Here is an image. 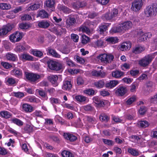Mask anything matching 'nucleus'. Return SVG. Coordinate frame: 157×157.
Masks as SVG:
<instances>
[{
	"label": "nucleus",
	"mask_w": 157,
	"mask_h": 157,
	"mask_svg": "<svg viewBox=\"0 0 157 157\" xmlns=\"http://www.w3.org/2000/svg\"><path fill=\"white\" fill-rule=\"evenodd\" d=\"M22 109L26 112H31L33 110L32 106L27 104H24L22 105Z\"/></svg>",
	"instance_id": "obj_22"
},
{
	"label": "nucleus",
	"mask_w": 157,
	"mask_h": 157,
	"mask_svg": "<svg viewBox=\"0 0 157 157\" xmlns=\"http://www.w3.org/2000/svg\"><path fill=\"white\" fill-rule=\"evenodd\" d=\"M119 83V82L117 80H112L106 84V86L108 88H112L115 87Z\"/></svg>",
	"instance_id": "obj_21"
},
{
	"label": "nucleus",
	"mask_w": 157,
	"mask_h": 157,
	"mask_svg": "<svg viewBox=\"0 0 157 157\" xmlns=\"http://www.w3.org/2000/svg\"><path fill=\"white\" fill-rule=\"evenodd\" d=\"M153 85V83L152 82H147L146 84V90L148 92L151 91Z\"/></svg>",
	"instance_id": "obj_41"
},
{
	"label": "nucleus",
	"mask_w": 157,
	"mask_h": 157,
	"mask_svg": "<svg viewBox=\"0 0 157 157\" xmlns=\"http://www.w3.org/2000/svg\"><path fill=\"white\" fill-rule=\"evenodd\" d=\"M25 49V48L23 45L19 44L17 46L15 50L18 52H21Z\"/></svg>",
	"instance_id": "obj_55"
},
{
	"label": "nucleus",
	"mask_w": 157,
	"mask_h": 157,
	"mask_svg": "<svg viewBox=\"0 0 157 157\" xmlns=\"http://www.w3.org/2000/svg\"><path fill=\"white\" fill-rule=\"evenodd\" d=\"M144 50V47L138 46L133 48L132 52L133 53L136 54L140 53Z\"/></svg>",
	"instance_id": "obj_26"
},
{
	"label": "nucleus",
	"mask_w": 157,
	"mask_h": 157,
	"mask_svg": "<svg viewBox=\"0 0 157 157\" xmlns=\"http://www.w3.org/2000/svg\"><path fill=\"white\" fill-rule=\"evenodd\" d=\"M50 102L53 105L54 104H59V100L57 98H51L50 99Z\"/></svg>",
	"instance_id": "obj_60"
},
{
	"label": "nucleus",
	"mask_w": 157,
	"mask_h": 157,
	"mask_svg": "<svg viewBox=\"0 0 157 157\" xmlns=\"http://www.w3.org/2000/svg\"><path fill=\"white\" fill-rule=\"evenodd\" d=\"M48 14L44 10L40 11L38 14V16L42 18H47L48 17Z\"/></svg>",
	"instance_id": "obj_31"
},
{
	"label": "nucleus",
	"mask_w": 157,
	"mask_h": 157,
	"mask_svg": "<svg viewBox=\"0 0 157 157\" xmlns=\"http://www.w3.org/2000/svg\"><path fill=\"white\" fill-rule=\"evenodd\" d=\"M139 71L138 70H131L130 71V73L132 76L133 77H136L139 73Z\"/></svg>",
	"instance_id": "obj_61"
},
{
	"label": "nucleus",
	"mask_w": 157,
	"mask_h": 157,
	"mask_svg": "<svg viewBox=\"0 0 157 157\" xmlns=\"http://www.w3.org/2000/svg\"><path fill=\"white\" fill-rule=\"evenodd\" d=\"M6 82L9 85L11 86L15 85L16 83V81L15 79L12 77L9 78Z\"/></svg>",
	"instance_id": "obj_40"
},
{
	"label": "nucleus",
	"mask_w": 157,
	"mask_h": 157,
	"mask_svg": "<svg viewBox=\"0 0 157 157\" xmlns=\"http://www.w3.org/2000/svg\"><path fill=\"white\" fill-rule=\"evenodd\" d=\"M99 118L100 120L102 121L107 122L109 119V117L105 114L102 113L100 115Z\"/></svg>",
	"instance_id": "obj_37"
},
{
	"label": "nucleus",
	"mask_w": 157,
	"mask_h": 157,
	"mask_svg": "<svg viewBox=\"0 0 157 157\" xmlns=\"http://www.w3.org/2000/svg\"><path fill=\"white\" fill-rule=\"evenodd\" d=\"M72 84L71 82L68 81L63 82L62 86V89L64 90H69L72 88Z\"/></svg>",
	"instance_id": "obj_17"
},
{
	"label": "nucleus",
	"mask_w": 157,
	"mask_h": 157,
	"mask_svg": "<svg viewBox=\"0 0 157 157\" xmlns=\"http://www.w3.org/2000/svg\"><path fill=\"white\" fill-rule=\"evenodd\" d=\"M25 133H28L33 131V128L32 126L29 125H27L24 128Z\"/></svg>",
	"instance_id": "obj_49"
},
{
	"label": "nucleus",
	"mask_w": 157,
	"mask_h": 157,
	"mask_svg": "<svg viewBox=\"0 0 157 157\" xmlns=\"http://www.w3.org/2000/svg\"><path fill=\"white\" fill-rule=\"evenodd\" d=\"M33 54L35 56L40 57L43 56L42 52L38 50H33L32 51Z\"/></svg>",
	"instance_id": "obj_48"
},
{
	"label": "nucleus",
	"mask_w": 157,
	"mask_h": 157,
	"mask_svg": "<svg viewBox=\"0 0 157 157\" xmlns=\"http://www.w3.org/2000/svg\"><path fill=\"white\" fill-rule=\"evenodd\" d=\"M147 110V108L146 107L142 106L140 107L139 112L140 115H143L145 113Z\"/></svg>",
	"instance_id": "obj_54"
},
{
	"label": "nucleus",
	"mask_w": 157,
	"mask_h": 157,
	"mask_svg": "<svg viewBox=\"0 0 157 157\" xmlns=\"http://www.w3.org/2000/svg\"><path fill=\"white\" fill-rule=\"evenodd\" d=\"M83 108L84 110L87 112H90L93 110L94 107L90 105H87L83 106Z\"/></svg>",
	"instance_id": "obj_51"
},
{
	"label": "nucleus",
	"mask_w": 157,
	"mask_h": 157,
	"mask_svg": "<svg viewBox=\"0 0 157 157\" xmlns=\"http://www.w3.org/2000/svg\"><path fill=\"white\" fill-rule=\"evenodd\" d=\"M132 25V23L130 21H126L119 24L116 27L113 28L111 31L115 33H124L131 28Z\"/></svg>",
	"instance_id": "obj_1"
},
{
	"label": "nucleus",
	"mask_w": 157,
	"mask_h": 157,
	"mask_svg": "<svg viewBox=\"0 0 157 157\" xmlns=\"http://www.w3.org/2000/svg\"><path fill=\"white\" fill-rule=\"evenodd\" d=\"M102 18L104 20H110L113 18L110 12H107L103 14Z\"/></svg>",
	"instance_id": "obj_32"
},
{
	"label": "nucleus",
	"mask_w": 157,
	"mask_h": 157,
	"mask_svg": "<svg viewBox=\"0 0 157 157\" xmlns=\"http://www.w3.org/2000/svg\"><path fill=\"white\" fill-rule=\"evenodd\" d=\"M22 58L25 59L29 60H32L33 59L31 56L27 54H23L22 56Z\"/></svg>",
	"instance_id": "obj_63"
},
{
	"label": "nucleus",
	"mask_w": 157,
	"mask_h": 157,
	"mask_svg": "<svg viewBox=\"0 0 157 157\" xmlns=\"http://www.w3.org/2000/svg\"><path fill=\"white\" fill-rule=\"evenodd\" d=\"M63 157H74V155L70 152L66 151H63L62 153Z\"/></svg>",
	"instance_id": "obj_43"
},
{
	"label": "nucleus",
	"mask_w": 157,
	"mask_h": 157,
	"mask_svg": "<svg viewBox=\"0 0 157 157\" xmlns=\"http://www.w3.org/2000/svg\"><path fill=\"white\" fill-rule=\"evenodd\" d=\"M90 38L89 37L85 35L82 36V44H85L89 41Z\"/></svg>",
	"instance_id": "obj_45"
},
{
	"label": "nucleus",
	"mask_w": 157,
	"mask_h": 157,
	"mask_svg": "<svg viewBox=\"0 0 157 157\" xmlns=\"http://www.w3.org/2000/svg\"><path fill=\"white\" fill-rule=\"evenodd\" d=\"M104 82L103 80H100L98 81L95 82L94 85L97 88H103L104 86Z\"/></svg>",
	"instance_id": "obj_30"
},
{
	"label": "nucleus",
	"mask_w": 157,
	"mask_h": 157,
	"mask_svg": "<svg viewBox=\"0 0 157 157\" xmlns=\"http://www.w3.org/2000/svg\"><path fill=\"white\" fill-rule=\"evenodd\" d=\"M61 52L63 54H67L70 52V50L67 47L64 46L61 48Z\"/></svg>",
	"instance_id": "obj_52"
},
{
	"label": "nucleus",
	"mask_w": 157,
	"mask_h": 157,
	"mask_svg": "<svg viewBox=\"0 0 157 157\" xmlns=\"http://www.w3.org/2000/svg\"><path fill=\"white\" fill-rule=\"evenodd\" d=\"M25 76L26 78L31 82H35L41 77V75L36 74L25 72Z\"/></svg>",
	"instance_id": "obj_6"
},
{
	"label": "nucleus",
	"mask_w": 157,
	"mask_h": 157,
	"mask_svg": "<svg viewBox=\"0 0 157 157\" xmlns=\"http://www.w3.org/2000/svg\"><path fill=\"white\" fill-rule=\"evenodd\" d=\"M58 32L57 36H60L62 35L65 34L67 32L66 29L65 28H58Z\"/></svg>",
	"instance_id": "obj_47"
},
{
	"label": "nucleus",
	"mask_w": 157,
	"mask_h": 157,
	"mask_svg": "<svg viewBox=\"0 0 157 157\" xmlns=\"http://www.w3.org/2000/svg\"><path fill=\"white\" fill-rule=\"evenodd\" d=\"M131 43L129 41L124 42L121 45V49L123 51L129 49L131 47Z\"/></svg>",
	"instance_id": "obj_15"
},
{
	"label": "nucleus",
	"mask_w": 157,
	"mask_h": 157,
	"mask_svg": "<svg viewBox=\"0 0 157 157\" xmlns=\"http://www.w3.org/2000/svg\"><path fill=\"white\" fill-rule=\"evenodd\" d=\"M150 100L151 103L154 104L157 103V94L151 97Z\"/></svg>",
	"instance_id": "obj_58"
},
{
	"label": "nucleus",
	"mask_w": 157,
	"mask_h": 157,
	"mask_svg": "<svg viewBox=\"0 0 157 157\" xmlns=\"http://www.w3.org/2000/svg\"><path fill=\"white\" fill-rule=\"evenodd\" d=\"M97 58L100 60L101 62L107 63L111 62L113 60L114 57L111 55L103 54L99 55L97 57Z\"/></svg>",
	"instance_id": "obj_5"
},
{
	"label": "nucleus",
	"mask_w": 157,
	"mask_h": 157,
	"mask_svg": "<svg viewBox=\"0 0 157 157\" xmlns=\"http://www.w3.org/2000/svg\"><path fill=\"white\" fill-rule=\"evenodd\" d=\"M137 86V84L136 83H132L130 86V90L132 92H134L136 91V87Z\"/></svg>",
	"instance_id": "obj_64"
},
{
	"label": "nucleus",
	"mask_w": 157,
	"mask_h": 157,
	"mask_svg": "<svg viewBox=\"0 0 157 157\" xmlns=\"http://www.w3.org/2000/svg\"><path fill=\"white\" fill-rule=\"evenodd\" d=\"M142 5V0H135L132 3L131 9L135 12H138L141 9Z\"/></svg>",
	"instance_id": "obj_7"
},
{
	"label": "nucleus",
	"mask_w": 157,
	"mask_h": 157,
	"mask_svg": "<svg viewBox=\"0 0 157 157\" xmlns=\"http://www.w3.org/2000/svg\"><path fill=\"white\" fill-rule=\"evenodd\" d=\"M11 122L19 126H21L23 125V122L20 119L14 118L11 120Z\"/></svg>",
	"instance_id": "obj_33"
},
{
	"label": "nucleus",
	"mask_w": 157,
	"mask_h": 157,
	"mask_svg": "<svg viewBox=\"0 0 157 157\" xmlns=\"http://www.w3.org/2000/svg\"><path fill=\"white\" fill-rule=\"evenodd\" d=\"M157 13V6L155 5L148 6L144 10V13L147 17L155 15Z\"/></svg>",
	"instance_id": "obj_4"
},
{
	"label": "nucleus",
	"mask_w": 157,
	"mask_h": 157,
	"mask_svg": "<svg viewBox=\"0 0 157 157\" xmlns=\"http://www.w3.org/2000/svg\"><path fill=\"white\" fill-rule=\"evenodd\" d=\"M149 123L146 121H141L138 123V125L142 128H145L149 125Z\"/></svg>",
	"instance_id": "obj_28"
},
{
	"label": "nucleus",
	"mask_w": 157,
	"mask_h": 157,
	"mask_svg": "<svg viewBox=\"0 0 157 157\" xmlns=\"http://www.w3.org/2000/svg\"><path fill=\"white\" fill-rule=\"evenodd\" d=\"M157 54L156 52L152 55H149L143 57L139 62V65L143 67L147 66L152 61L155 56Z\"/></svg>",
	"instance_id": "obj_2"
},
{
	"label": "nucleus",
	"mask_w": 157,
	"mask_h": 157,
	"mask_svg": "<svg viewBox=\"0 0 157 157\" xmlns=\"http://www.w3.org/2000/svg\"><path fill=\"white\" fill-rule=\"evenodd\" d=\"M132 66V64L131 63H125L121 66L122 70H124V69H129Z\"/></svg>",
	"instance_id": "obj_46"
},
{
	"label": "nucleus",
	"mask_w": 157,
	"mask_h": 157,
	"mask_svg": "<svg viewBox=\"0 0 157 157\" xmlns=\"http://www.w3.org/2000/svg\"><path fill=\"white\" fill-rule=\"evenodd\" d=\"M6 57L8 60L12 61H15L17 58V56L15 54L10 52L7 53Z\"/></svg>",
	"instance_id": "obj_24"
},
{
	"label": "nucleus",
	"mask_w": 157,
	"mask_h": 157,
	"mask_svg": "<svg viewBox=\"0 0 157 157\" xmlns=\"http://www.w3.org/2000/svg\"><path fill=\"white\" fill-rule=\"evenodd\" d=\"M40 6V4L38 3H35L31 5L27 9L29 10H35L39 8Z\"/></svg>",
	"instance_id": "obj_36"
},
{
	"label": "nucleus",
	"mask_w": 157,
	"mask_h": 157,
	"mask_svg": "<svg viewBox=\"0 0 157 157\" xmlns=\"http://www.w3.org/2000/svg\"><path fill=\"white\" fill-rule=\"evenodd\" d=\"M14 25L13 24H8L3 26L0 29V36H3L6 35L9 32L14 28Z\"/></svg>",
	"instance_id": "obj_8"
},
{
	"label": "nucleus",
	"mask_w": 157,
	"mask_h": 157,
	"mask_svg": "<svg viewBox=\"0 0 157 157\" xmlns=\"http://www.w3.org/2000/svg\"><path fill=\"white\" fill-rule=\"evenodd\" d=\"M119 39L117 37H109L105 38V41L109 43L114 44L118 42Z\"/></svg>",
	"instance_id": "obj_23"
},
{
	"label": "nucleus",
	"mask_w": 157,
	"mask_h": 157,
	"mask_svg": "<svg viewBox=\"0 0 157 157\" xmlns=\"http://www.w3.org/2000/svg\"><path fill=\"white\" fill-rule=\"evenodd\" d=\"M94 90L92 89H89L84 91V93L89 95H92L94 94Z\"/></svg>",
	"instance_id": "obj_53"
},
{
	"label": "nucleus",
	"mask_w": 157,
	"mask_h": 157,
	"mask_svg": "<svg viewBox=\"0 0 157 157\" xmlns=\"http://www.w3.org/2000/svg\"><path fill=\"white\" fill-rule=\"evenodd\" d=\"M32 19L31 16L28 14H25L21 18L22 21H28Z\"/></svg>",
	"instance_id": "obj_57"
},
{
	"label": "nucleus",
	"mask_w": 157,
	"mask_h": 157,
	"mask_svg": "<svg viewBox=\"0 0 157 157\" xmlns=\"http://www.w3.org/2000/svg\"><path fill=\"white\" fill-rule=\"evenodd\" d=\"M127 89L124 86H121L118 88L116 90L115 93L119 96H122L127 93Z\"/></svg>",
	"instance_id": "obj_12"
},
{
	"label": "nucleus",
	"mask_w": 157,
	"mask_h": 157,
	"mask_svg": "<svg viewBox=\"0 0 157 157\" xmlns=\"http://www.w3.org/2000/svg\"><path fill=\"white\" fill-rule=\"evenodd\" d=\"M112 76L116 78H119L124 75V73L121 71L116 70L112 72Z\"/></svg>",
	"instance_id": "obj_20"
},
{
	"label": "nucleus",
	"mask_w": 157,
	"mask_h": 157,
	"mask_svg": "<svg viewBox=\"0 0 157 157\" xmlns=\"http://www.w3.org/2000/svg\"><path fill=\"white\" fill-rule=\"evenodd\" d=\"M49 68L53 71H59L61 70L62 67V64L59 63L53 60L48 61L47 62Z\"/></svg>",
	"instance_id": "obj_3"
},
{
	"label": "nucleus",
	"mask_w": 157,
	"mask_h": 157,
	"mask_svg": "<svg viewBox=\"0 0 157 157\" xmlns=\"http://www.w3.org/2000/svg\"><path fill=\"white\" fill-rule=\"evenodd\" d=\"M0 115L3 117L6 118H9L11 116V114L7 111H2L0 113Z\"/></svg>",
	"instance_id": "obj_38"
},
{
	"label": "nucleus",
	"mask_w": 157,
	"mask_h": 157,
	"mask_svg": "<svg viewBox=\"0 0 157 157\" xmlns=\"http://www.w3.org/2000/svg\"><path fill=\"white\" fill-rule=\"evenodd\" d=\"M19 27L21 29H26L29 28V26L27 23H22L19 24Z\"/></svg>",
	"instance_id": "obj_59"
},
{
	"label": "nucleus",
	"mask_w": 157,
	"mask_h": 157,
	"mask_svg": "<svg viewBox=\"0 0 157 157\" xmlns=\"http://www.w3.org/2000/svg\"><path fill=\"white\" fill-rule=\"evenodd\" d=\"M55 4V0H47L45 2L46 6L49 8H52Z\"/></svg>",
	"instance_id": "obj_34"
},
{
	"label": "nucleus",
	"mask_w": 157,
	"mask_h": 157,
	"mask_svg": "<svg viewBox=\"0 0 157 157\" xmlns=\"http://www.w3.org/2000/svg\"><path fill=\"white\" fill-rule=\"evenodd\" d=\"M103 142L105 144L108 146H113L114 144V142L112 140L103 138L102 139Z\"/></svg>",
	"instance_id": "obj_42"
},
{
	"label": "nucleus",
	"mask_w": 157,
	"mask_h": 157,
	"mask_svg": "<svg viewBox=\"0 0 157 157\" xmlns=\"http://www.w3.org/2000/svg\"><path fill=\"white\" fill-rule=\"evenodd\" d=\"M93 101L96 104L100 107L103 106L104 105V102L97 97H94L93 98Z\"/></svg>",
	"instance_id": "obj_25"
},
{
	"label": "nucleus",
	"mask_w": 157,
	"mask_h": 157,
	"mask_svg": "<svg viewBox=\"0 0 157 157\" xmlns=\"http://www.w3.org/2000/svg\"><path fill=\"white\" fill-rule=\"evenodd\" d=\"M74 99L79 102H83L86 101V97L82 95H77L75 96Z\"/></svg>",
	"instance_id": "obj_29"
},
{
	"label": "nucleus",
	"mask_w": 157,
	"mask_h": 157,
	"mask_svg": "<svg viewBox=\"0 0 157 157\" xmlns=\"http://www.w3.org/2000/svg\"><path fill=\"white\" fill-rule=\"evenodd\" d=\"M71 38L74 42H77L78 41L79 36L73 33L71 35Z\"/></svg>",
	"instance_id": "obj_56"
},
{
	"label": "nucleus",
	"mask_w": 157,
	"mask_h": 157,
	"mask_svg": "<svg viewBox=\"0 0 157 157\" xmlns=\"http://www.w3.org/2000/svg\"><path fill=\"white\" fill-rule=\"evenodd\" d=\"M64 61L69 66L73 67L75 66L73 62L69 58L66 57L63 59Z\"/></svg>",
	"instance_id": "obj_35"
},
{
	"label": "nucleus",
	"mask_w": 157,
	"mask_h": 157,
	"mask_svg": "<svg viewBox=\"0 0 157 157\" xmlns=\"http://www.w3.org/2000/svg\"><path fill=\"white\" fill-rule=\"evenodd\" d=\"M77 83L78 85H82L84 84V80L81 77H78L77 79Z\"/></svg>",
	"instance_id": "obj_62"
},
{
	"label": "nucleus",
	"mask_w": 157,
	"mask_h": 157,
	"mask_svg": "<svg viewBox=\"0 0 157 157\" xmlns=\"http://www.w3.org/2000/svg\"><path fill=\"white\" fill-rule=\"evenodd\" d=\"M11 74L17 78H21L22 75V72L19 68H15L11 71Z\"/></svg>",
	"instance_id": "obj_16"
},
{
	"label": "nucleus",
	"mask_w": 157,
	"mask_h": 157,
	"mask_svg": "<svg viewBox=\"0 0 157 157\" xmlns=\"http://www.w3.org/2000/svg\"><path fill=\"white\" fill-rule=\"evenodd\" d=\"M63 136L65 139L71 142L74 141L77 139L75 136L69 133H64Z\"/></svg>",
	"instance_id": "obj_14"
},
{
	"label": "nucleus",
	"mask_w": 157,
	"mask_h": 157,
	"mask_svg": "<svg viewBox=\"0 0 157 157\" xmlns=\"http://www.w3.org/2000/svg\"><path fill=\"white\" fill-rule=\"evenodd\" d=\"M139 36L138 40L140 42L143 41L147 40V39L151 38L152 34L150 33H144L142 31H140L138 33Z\"/></svg>",
	"instance_id": "obj_11"
},
{
	"label": "nucleus",
	"mask_w": 157,
	"mask_h": 157,
	"mask_svg": "<svg viewBox=\"0 0 157 157\" xmlns=\"http://www.w3.org/2000/svg\"><path fill=\"white\" fill-rule=\"evenodd\" d=\"M99 31L101 34L103 33L107 29V26L106 25H101L99 26Z\"/></svg>",
	"instance_id": "obj_50"
},
{
	"label": "nucleus",
	"mask_w": 157,
	"mask_h": 157,
	"mask_svg": "<svg viewBox=\"0 0 157 157\" xmlns=\"http://www.w3.org/2000/svg\"><path fill=\"white\" fill-rule=\"evenodd\" d=\"M50 25V22L47 21H42L39 22L38 25L39 27L46 29Z\"/></svg>",
	"instance_id": "obj_19"
},
{
	"label": "nucleus",
	"mask_w": 157,
	"mask_h": 157,
	"mask_svg": "<svg viewBox=\"0 0 157 157\" xmlns=\"http://www.w3.org/2000/svg\"><path fill=\"white\" fill-rule=\"evenodd\" d=\"M128 152L134 156H137L140 154V152L138 150L132 147H129L127 149Z\"/></svg>",
	"instance_id": "obj_18"
},
{
	"label": "nucleus",
	"mask_w": 157,
	"mask_h": 157,
	"mask_svg": "<svg viewBox=\"0 0 157 157\" xmlns=\"http://www.w3.org/2000/svg\"><path fill=\"white\" fill-rule=\"evenodd\" d=\"M76 15L69 16L66 21V26L67 28H71L75 26L76 23V20L75 17Z\"/></svg>",
	"instance_id": "obj_10"
},
{
	"label": "nucleus",
	"mask_w": 157,
	"mask_h": 157,
	"mask_svg": "<svg viewBox=\"0 0 157 157\" xmlns=\"http://www.w3.org/2000/svg\"><path fill=\"white\" fill-rule=\"evenodd\" d=\"M11 7V6L9 4L6 3H0V9L2 10H7L10 9Z\"/></svg>",
	"instance_id": "obj_39"
},
{
	"label": "nucleus",
	"mask_w": 157,
	"mask_h": 157,
	"mask_svg": "<svg viewBox=\"0 0 157 157\" xmlns=\"http://www.w3.org/2000/svg\"><path fill=\"white\" fill-rule=\"evenodd\" d=\"M22 33L16 32L10 36V39L12 42L15 43L19 41L22 37Z\"/></svg>",
	"instance_id": "obj_9"
},
{
	"label": "nucleus",
	"mask_w": 157,
	"mask_h": 157,
	"mask_svg": "<svg viewBox=\"0 0 157 157\" xmlns=\"http://www.w3.org/2000/svg\"><path fill=\"white\" fill-rule=\"evenodd\" d=\"M58 77L56 75H51L48 77V80L54 86H58L57 80Z\"/></svg>",
	"instance_id": "obj_13"
},
{
	"label": "nucleus",
	"mask_w": 157,
	"mask_h": 157,
	"mask_svg": "<svg viewBox=\"0 0 157 157\" xmlns=\"http://www.w3.org/2000/svg\"><path fill=\"white\" fill-rule=\"evenodd\" d=\"M48 50V53L53 56L57 58L60 57V55L58 54L55 50L50 48H49Z\"/></svg>",
	"instance_id": "obj_27"
},
{
	"label": "nucleus",
	"mask_w": 157,
	"mask_h": 157,
	"mask_svg": "<svg viewBox=\"0 0 157 157\" xmlns=\"http://www.w3.org/2000/svg\"><path fill=\"white\" fill-rule=\"evenodd\" d=\"M13 96L18 98H21L24 96V93L20 92H13Z\"/></svg>",
	"instance_id": "obj_44"
}]
</instances>
